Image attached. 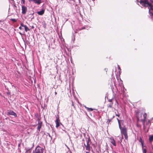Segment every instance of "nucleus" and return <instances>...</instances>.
I'll use <instances>...</instances> for the list:
<instances>
[{
	"label": "nucleus",
	"mask_w": 153,
	"mask_h": 153,
	"mask_svg": "<svg viewBox=\"0 0 153 153\" xmlns=\"http://www.w3.org/2000/svg\"><path fill=\"white\" fill-rule=\"evenodd\" d=\"M22 13L23 14H25L27 11V8L26 7L22 5Z\"/></svg>",
	"instance_id": "6e6552de"
},
{
	"label": "nucleus",
	"mask_w": 153,
	"mask_h": 153,
	"mask_svg": "<svg viewBox=\"0 0 153 153\" xmlns=\"http://www.w3.org/2000/svg\"><path fill=\"white\" fill-rule=\"evenodd\" d=\"M114 116H113V118H114Z\"/></svg>",
	"instance_id": "4c0bfd02"
},
{
	"label": "nucleus",
	"mask_w": 153,
	"mask_h": 153,
	"mask_svg": "<svg viewBox=\"0 0 153 153\" xmlns=\"http://www.w3.org/2000/svg\"><path fill=\"white\" fill-rule=\"evenodd\" d=\"M140 141L141 142L142 146H143V141L142 139L141 138L140 140Z\"/></svg>",
	"instance_id": "aec40b11"
},
{
	"label": "nucleus",
	"mask_w": 153,
	"mask_h": 153,
	"mask_svg": "<svg viewBox=\"0 0 153 153\" xmlns=\"http://www.w3.org/2000/svg\"><path fill=\"white\" fill-rule=\"evenodd\" d=\"M44 12H45V10L43 9L42 10H41L40 11H38L37 13L39 15H42L44 13Z\"/></svg>",
	"instance_id": "f8f14e48"
},
{
	"label": "nucleus",
	"mask_w": 153,
	"mask_h": 153,
	"mask_svg": "<svg viewBox=\"0 0 153 153\" xmlns=\"http://www.w3.org/2000/svg\"><path fill=\"white\" fill-rule=\"evenodd\" d=\"M140 3L141 5L144 7H148L151 5V4L147 0H140Z\"/></svg>",
	"instance_id": "7ed1b4c3"
},
{
	"label": "nucleus",
	"mask_w": 153,
	"mask_h": 153,
	"mask_svg": "<svg viewBox=\"0 0 153 153\" xmlns=\"http://www.w3.org/2000/svg\"><path fill=\"white\" fill-rule=\"evenodd\" d=\"M143 153H146V149H143Z\"/></svg>",
	"instance_id": "5701e85b"
},
{
	"label": "nucleus",
	"mask_w": 153,
	"mask_h": 153,
	"mask_svg": "<svg viewBox=\"0 0 153 153\" xmlns=\"http://www.w3.org/2000/svg\"><path fill=\"white\" fill-rule=\"evenodd\" d=\"M38 120H39V122L37 124V128L39 131H40V129L42 127V122L39 121V119H38Z\"/></svg>",
	"instance_id": "9d476101"
},
{
	"label": "nucleus",
	"mask_w": 153,
	"mask_h": 153,
	"mask_svg": "<svg viewBox=\"0 0 153 153\" xmlns=\"http://www.w3.org/2000/svg\"><path fill=\"white\" fill-rule=\"evenodd\" d=\"M112 153H117L116 152L114 151H113V152H112Z\"/></svg>",
	"instance_id": "2f4dec72"
},
{
	"label": "nucleus",
	"mask_w": 153,
	"mask_h": 153,
	"mask_svg": "<svg viewBox=\"0 0 153 153\" xmlns=\"http://www.w3.org/2000/svg\"><path fill=\"white\" fill-rule=\"evenodd\" d=\"M7 114L12 115L16 117H17L16 114L13 111L11 110H9L7 111Z\"/></svg>",
	"instance_id": "423d86ee"
},
{
	"label": "nucleus",
	"mask_w": 153,
	"mask_h": 153,
	"mask_svg": "<svg viewBox=\"0 0 153 153\" xmlns=\"http://www.w3.org/2000/svg\"><path fill=\"white\" fill-rule=\"evenodd\" d=\"M71 102H72V105L73 106H74V108H75V106H74V104L73 102V101H72V100L71 101Z\"/></svg>",
	"instance_id": "c756f323"
},
{
	"label": "nucleus",
	"mask_w": 153,
	"mask_h": 153,
	"mask_svg": "<svg viewBox=\"0 0 153 153\" xmlns=\"http://www.w3.org/2000/svg\"><path fill=\"white\" fill-rule=\"evenodd\" d=\"M19 29H20V30H22V27L21 26H20L19 27Z\"/></svg>",
	"instance_id": "7c9ffc66"
},
{
	"label": "nucleus",
	"mask_w": 153,
	"mask_h": 153,
	"mask_svg": "<svg viewBox=\"0 0 153 153\" xmlns=\"http://www.w3.org/2000/svg\"><path fill=\"white\" fill-rule=\"evenodd\" d=\"M113 104V102L110 103L108 105V107L109 108H111L112 107V105Z\"/></svg>",
	"instance_id": "dca6fc26"
},
{
	"label": "nucleus",
	"mask_w": 153,
	"mask_h": 153,
	"mask_svg": "<svg viewBox=\"0 0 153 153\" xmlns=\"http://www.w3.org/2000/svg\"><path fill=\"white\" fill-rule=\"evenodd\" d=\"M116 115L118 117H119L120 116V114H116Z\"/></svg>",
	"instance_id": "cd10ccee"
},
{
	"label": "nucleus",
	"mask_w": 153,
	"mask_h": 153,
	"mask_svg": "<svg viewBox=\"0 0 153 153\" xmlns=\"http://www.w3.org/2000/svg\"><path fill=\"white\" fill-rule=\"evenodd\" d=\"M55 123H56V127L57 128L59 127L60 125L63 126L62 124L60 122V120L59 119V116L56 117V120L55 121Z\"/></svg>",
	"instance_id": "39448f33"
},
{
	"label": "nucleus",
	"mask_w": 153,
	"mask_h": 153,
	"mask_svg": "<svg viewBox=\"0 0 153 153\" xmlns=\"http://www.w3.org/2000/svg\"><path fill=\"white\" fill-rule=\"evenodd\" d=\"M86 153H89V152H88L87 151H86Z\"/></svg>",
	"instance_id": "f704fd0d"
},
{
	"label": "nucleus",
	"mask_w": 153,
	"mask_h": 153,
	"mask_svg": "<svg viewBox=\"0 0 153 153\" xmlns=\"http://www.w3.org/2000/svg\"><path fill=\"white\" fill-rule=\"evenodd\" d=\"M152 153H153V152H152Z\"/></svg>",
	"instance_id": "ea45409f"
},
{
	"label": "nucleus",
	"mask_w": 153,
	"mask_h": 153,
	"mask_svg": "<svg viewBox=\"0 0 153 153\" xmlns=\"http://www.w3.org/2000/svg\"><path fill=\"white\" fill-rule=\"evenodd\" d=\"M104 71H105V72L107 74V71H108V69L106 68H105L104 69Z\"/></svg>",
	"instance_id": "bb28decb"
},
{
	"label": "nucleus",
	"mask_w": 153,
	"mask_h": 153,
	"mask_svg": "<svg viewBox=\"0 0 153 153\" xmlns=\"http://www.w3.org/2000/svg\"><path fill=\"white\" fill-rule=\"evenodd\" d=\"M151 8H149V12L150 14L153 15V10H151Z\"/></svg>",
	"instance_id": "a211bd4d"
},
{
	"label": "nucleus",
	"mask_w": 153,
	"mask_h": 153,
	"mask_svg": "<svg viewBox=\"0 0 153 153\" xmlns=\"http://www.w3.org/2000/svg\"><path fill=\"white\" fill-rule=\"evenodd\" d=\"M20 26H21L22 27H25L26 25H24V24H23V23L22 22H21L20 23Z\"/></svg>",
	"instance_id": "b1692460"
},
{
	"label": "nucleus",
	"mask_w": 153,
	"mask_h": 153,
	"mask_svg": "<svg viewBox=\"0 0 153 153\" xmlns=\"http://www.w3.org/2000/svg\"><path fill=\"white\" fill-rule=\"evenodd\" d=\"M84 28H83V29H84ZM82 29H83V28H82V29H79V30H81Z\"/></svg>",
	"instance_id": "c9c22d12"
},
{
	"label": "nucleus",
	"mask_w": 153,
	"mask_h": 153,
	"mask_svg": "<svg viewBox=\"0 0 153 153\" xmlns=\"http://www.w3.org/2000/svg\"><path fill=\"white\" fill-rule=\"evenodd\" d=\"M108 101L110 102V103L113 102L112 101V99L108 100Z\"/></svg>",
	"instance_id": "a878e982"
},
{
	"label": "nucleus",
	"mask_w": 153,
	"mask_h": 153,
	"mask_svg": "<svg viewBox=\"0 0 153 153\" xmlns=\"http://www.w3.org/2000/svg\"><path fill=\"white\" fill-rule=\"evenodd\" d=\"M55 95H56L57 94V92H55Z\"/></svg>",
	"instance_id": "72a5a7b5"
},
{
	"label": "nucleus",
	"mask_w": 153,
	"mask_h": 153,
	"mask_svg": "<svg viewBox=\"0 0 153 153\" xmlns=\"http://www.w3.org/2000/svg\"><path fill=\"white\" fill-rule=\"evenodd\" d=\"M23 3L24 4L25 3V0H22Z\"/></svg>",
	"instance_id": "c85d7f7f"
},
{
	"label": "nucleus",
	"mask_w": 153,
	"mask_h": 153,
	"mask_svg": "<svg viewBox=\"0 0 153 153\" xmlns=\"http://www.w3.org/2000/svg\"><path fill=\"white\" fill-rule=\"evenodd\" d=\"M143 114L142 113H141L140 114H139L137 116V121L138 122L140 120V119L142 118V116Z\"/></svg>",
	"instance_id": "ddd939ff"
},
{
	"label": "nucleus",
	"mask_w": 153,
	"mask_h": 153,
	"mask_svg": "<svg viewBox=\"0 0 153 153\" xmlns=\"http://www.w3.org/2000/svg\"><path fill=\"white\" fill-rule=\"evenodd\" d=\"M44 149L39 146H38L35 149V153H43Z\"/></svg>",
	"instance_id": "20e7f679"
},
{
	"label": "nucleus",
	"mask_w": 153,
	"mask_h": 153,
	"mask_svg": "<svg viewBox=\"0 0 153 153\" xmlns=\"http://www.w3.org/2000/svg\"><path fill=\"white\" fill-rule=\"evenodd\" d=\"M147 116L146 114L145 113L143 115V118H141L140 119V121L142 123L143 125V129L146 132L148 131L150 126L151 125V122L149 120L146 121Z\"/></svg>",
	"instance_id": "f257e3e1"
},
{
	"label": "nucleus",
	"mask_w": 153,
	"mask_h": 153,
	"mask_svg": "<svg viewBox=\"0 0 153 153\" xmlns=\"http://www.w3.org/2000/svg\"><path fill=\"white\" fill-rule=\"evenodd\" d=\"M151 1L152 3H153V0H150Z\"/></svg>",
	"instance_id": "473e14b6"
},
{
	"label": "nucleus",
	"mask_w": 153,
	"mask_h": 153,
	"mask_svg": "<svg viewBox=\"0 0 153 153\" xmlns=\"http://www.w3.org/2000/svg\"><path fill=\"white\" fill-rule=\"evenodd\" d=\"M30 2L33 1L35 3L37 4H40L42 2V0H28Z\"/></svg>",
	"instance_id": "0eeeda50"
},
{
	"label": "nucleus",
	"mask_w": 153,
	"mask_h": 153,
	"mask_svg": "<svg viewBox=\"0 0 153 153\" xmlns=\"http://www.w3.org/2000/svg\"><path fill=\"white\" fill-rule=\"evenodd\" d=\"M149 140L150 142H152L153 140V134L149 136Z\"/></svg>",
	"instance_id": "4468645a"
},
{
	"label": "nucleus",
	"mask_w": 153,
	"mask_h": 153,
	"mask_svg": "<svg viewBox=\"0 0 153 153\" xmlns=\"http://www.w3.org/2000/svg\"><path fill=\"white\" fill-rule=\"evenodd\" d=\"M112 119H108L107 121V123H109L110 122H111Z\"/></svg>",
	"instance_id": "393cba45"
},
{
	"label": "nucleus",
	"mask_w": 153,
	"mask_h": 153,
	"mask_svg": "<svg viewBox=\"0 0 153 153\" xmlns=\"http://www.w3.org/2000/svg\"><path fill=\"white\" fill-rule=\"evenodd\" d=\"M20 33L21 34V33Z\"/></svg>",
	"instance_id": "58836bf2"
},
{
	"label": "nucleus",
	"mask_w": 153,
	"mask_h": 153,
	"mask_svg": "<svg viewBox=\"0 0 153 153\" xmlns=\"http://www.w3.org/2000/svg\"><path fill=\"white\" fill-rule=\"evenodd\" d=\"M148 8H149H149H151V10H153V6H152V5H151H151L150 6H148Z\"/></svg>",
	"instance_id": "412c9836"
},
{
	"label": "nucleus",
	"mask_w": 153,
	"mask_h": 153,
	"mask_svg": "<svg viewBox=\"0 0 153 153\" xmlns=\"http://www.w3.org/2000/svg\"><path fill=\"white\" fill-rule=\"evenodd\" d=\"M10 20L14 22H16L17 21V20L15 19H11Z\"/></svg>",
	"instance_id": "4be33fe9"
},
{
	"label": "nucleus",
	"mask_w": 153,
	"mask_h": 153,
	"mask_svg": "<svg viewBox=\"0 0 153 153\" xmlns=\"http://www.w3.org/2000/svg\"><path fill=\"white\" fill-rule=\"evenodd\" d=\"M119 69H120V67H119Z\"/></svg>",
	"instance_id": "e433bc0d"
},
{
	"label": "nucleus",
	"mask_w": 153,
	"mask_h": 153,
	"mask_svg": "<svg viewBox=\"0 0 153 153\" xmlns=\"http://www.w3.org/2000/svg\"><path fill=\"white\" fill-rule=\"evenodd\" d=\"M25 30L27 32V31H29L30 29H29L27 26H25Z\"/></svg>",
	"instance_id": "f3484780"
},
{
	"label": "nucleus",
	"mask_w": 153,
	"mask_h": 153,
	"mask_svg": "<svg viewBox=\"0 0 153 153\" xmlns=\"http://www.w3.org/2000/svg\"><path fill=\"white\" fill-rule=\"evenodd\" d=\"M117 120L118 121V122L119 128L120 129H121V124H120V120L118 118H117Z\"/></svg>",
	"instance_id": "2eb2a0df"
},
{
	"label": "nucleus",
	"mask_w": 153,
	"mask_h": 153,
	"mask_svg": "<svg viewBox=\"0 0 153 153\" xmlns=\"http://www.w3.org/2000/svg\"><path fill=\"white\" fill-rule=\"evenodd\" d=\"M110 142L114 146H116L115 141L113 137L110 138L109 139Z\"/></svg>",
	"instance_id": "9b49d317"
},
{
	"label": "nucleus",
	"mask_w": 153,
	"mask_h": 153,
	"mask_svg": "<svg viewBox=\"0 0 153 153\" xmlns=\"http://www.w3.org/2000/svg\"><path fill=\"white\" fill-rule=\"evenodd\" d=\"M120 129L121 134L122 135L123 134L125 137V139L127 140H128V136L127 132V129L124 126L123 128H121Z\"/></svg>",
	"instance_id": "f03ea898"
},
{
	"label": "nucleus",
	"mask_w": 153,
	"mask_h": 153,
	"mask_svg": "<svg viewBox=\"0 0 153 153\" xmlns=\"http://www.w3.org/2000/svg\"><path fill=\"white\" fill-rule=\"evenodd\" d=\"M89 140H88L87 141V144L85 145L84 144V146L86 147V150H88L89 151H90V146L89 144Z\"/></svg>",
	"instance_id": "1a4fd4ad"
},
{
	"label": "nucleus",
	"mask_w": 153,
	"mask_h": 153,
	"mask_svg": "<svg viewBox=\"0 0 153 153\" xmlns=\"http://www.w3.org/2000/svg\"><path fill=\"white\" fill-rule=\"evenodd\" d=\"M87 110L88 111H92L93 110V109L91 108H86Z\"/></svg>",
	"instance_id": "6ab92c4d"
}]
</instances>
